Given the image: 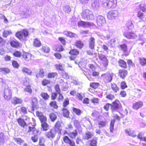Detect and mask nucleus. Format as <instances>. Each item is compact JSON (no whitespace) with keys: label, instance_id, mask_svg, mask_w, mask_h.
<instances>
[{"label":"nucleus","instance_id":"nucleus-56","mask_svg":"<svg viewBox=\"0 0 146 146\" xmlns=\"http://www.w3.org/2000/svg\"><path fill=\"white\" fill-rule=\"evenodd\" d=\"M89 146H97V141L96 140L94 139L90 141Z\"/></svg>","mask_w":146,"mask_h":146},{"label":"nucleus","instance_id":"nucleus-47","mask_svg":"<svg viewBox=\"0 0 146 146\" xmlns=\"http://www.w3.org/2000/svg\"><path fill=\"white\" fill-rule=\"evenodd\" d=\"M31 105L33 107H34L36 106L38 103V100L36 97H33L31 98Z\"/></svg>","mask_w":146,"mask_h":146},{"label":"nucleus","instance_id":"nucleus-8","mask_svg":"<svg viewBox=\"0 0 146 146\" xmlns=\"http://www.w3.org/2000/svg\"><path fill=\"white\" fill-rule=\"evenodd\" d=\"M79 51L76 49H71L69 52V54L71 55L69 58L70 60L75 61L76 56L79 54Z\"/></svg>","mask_w":146,"mask_h":146},{"label":"nucleus","instance_id":"nucleus-54","mask_svg":"<svg viewBox=\"0 0 146 146\" xmlns=\"http://www.w3.org/2000/svg\"><path fill=\"white\" fill-rule=\"evenodd\" d=\"M24 91L25 92H27L30 94H31L32 92V90L31 88V86L29 85L26 86L24 89Z\"/></svg>","mask_w":146,"mask_h":146},{"label":"nucleus","instance_id":"nucleus-30","mask_svg":"<svg viewBox=\"0 0 146 146\" xmlns=\"http://www.w3.org/2000/svg\"><path fill=\"white\" fill-rule=\"evenodd\" d=\"M137 138L141 141H144L146 142V136H145V133L143 132H141L139 133Z\"/></svg>","mask_w":146,"mask_h":146},{"label":"nucleus","instance_id":"nucleus-20","mask_svg":"<svg viewBox=\"0 0 146 146\" xmlns=\"http://www.w3.org/2000/svg\"><path fill=\"white\" fill-rule=\"evenodd\" d=\"M11 46L13 48H19L21 46V43L17 40H11L10 42Z\"/></svg>","mask_w":146,"mask_h":146},{"label":"nucleus","instance_id":"nucleus-25","mask_svg":"<svg viewBox=\"0 0 146 146\" xmlns=\"http://www.w3.org/2000/svg\"><path fill=\"white\" fill-rule=\"evenodd\" d=\"M33 45L34 47L38 48L41 46L42 45V44L39 39L35 38L33 40Z\"/></svg>","mask_w":146,"mask_h":146},{"label":"nucleus","instance_id":"nucleus-14","mask_svg":"<svg viewBox=\"0 0 146 146\" xmlns=\"http://www.w3.org/2000/svg\"><path fill=\"white\" fill-rule=\"evenodd\" d=\"M56 133L53 130L51 129L49 131L46 132L45 135L46 138L51 140L55 137Z\"/></svg>","mask_w":146,"mask_h":146},{"label":"nucleus","instance_id":"nucleus-9","mask_svg":"<svg viewBox=\"0 0 146 146\" xmlns=\"http://www.w3.org/2000/svg\"><path fill=\"white\" fill-rule=\"evenodd\" d=\"M98 57L99 59L102 61L103 66L107 67L108 65V60L106 56L102 54H99Z\"/></svg>","mask_w":146,"mask_h":146},{"label":"nucleus","instance_id":"nucleus-52","mask_svg":"<svg viewBox=\"0 0 146 146\" xmlns=\"http://www.w3.org/2000/svg\"><path fill=\"white\" fill-rule=\"evenodd\" d=\"M0 71L7 74L11 72V70L7 67L2 68H0Z\"/></svg>","mask_w":146,"mask_h":146},{"label":"nucleus","instance_id":"nucleus-35","mask_svg":"<svg viewBox=\"0 0 146 146\" xmlns=\"http://www.w3.org/2000/svg\"><path fill=\"white\" fill-rule=\"evenodd\" d=\"M72 110L74 113L78 116L80 115L82 113V111L81 110L74 107L72 108Z\"/></svg>","mask_w":146,"mask_h":146},{"label":"nucleus","instance_id":"nucleus-62","mask_svg":"<svg viewBox=\"0 0 146 146\" xmlns=\"http://www.w3.org/2000/svg\"><path fill=\"white\" fill-rule=\"evenodd\" d=\"M45 140L43 137H40L39 139L38 145L39 146L45 145Z\"/></svg>","mask_w":146,"mask_h":146},{"label":"nucleus","instance_id":"nucleus-6","mask_svg":"<svg viewBox=\"0 0 146 146\" xmlns=\"http://www.w3.org/2000/svg\"><path fill=\"white\" fill-rule=\"evenodd\" d=\"M117 3V0H104L102 5L108 8L113 9L116 7Z\"/></svg>","mask_w":146,"mask_h":146},{"label":"nucleus","instance_id":"nucleus-3","mask_svg":"<svg viewBox=\"0 0 146 146\" xmlns=\"http://www.w3.org/2000/svg\"><path fill=\"white\" fill-rule=\"evenodd\" d=\"M119 114H116L113 116L114 119L111 120L110 126V132H113L114 128V125L115 122V120H117L119 121L121 118H123L124 116V115L123 114V112L121 111H118Z\"/></svg>","mask_w":146,"mask_h":146},{"label":"nucleus","instance_id":"nucleus-50","mask_svg":"<svg viewBox=\"0 0 146 146\" xmlns=\"http://www.w3.org/2000/svg\"><path fill=\"white\" fill-rule=\"evenodd\" d=\"M125 131L127 134L130 136H134V132L130 129H127L125 130Z\"/></svg>","mask_w":146,"mask_h":146},{"label":"nucleus","instance_id":"nucleus-34","mask_svg":"<svg viewBox=\"0 0 146 146\" xmlns=\"http://www.w3.org/2000/svg\"><path fill=\"white\" fill-rule=\"evenodd\" d=\"M63 140L65 143L69 144L70 145L74 142L72 141L67 136L64 137Z\"/></svg>","mask_w":146,"mask_h":146},{"label":"nucleus","instance_id":"nucleus-43","mask_svg":"<svg viewBox=\"0 0 146 146\" xmlns=\"http://www.w3.org/2000/svg\"><path fill=\"white\" fill-rule=\"evenodd\" d=\"M12 33V32L11 30H5L3 32L2 36L4 38H7V36Z\"/></svg>","mask_w":146,"mask_h":146},{"label":"nucleus","instance_id":"nucleus-40","mask_svg":"<svg viewBox=\"0 0 146 146\" xmlns=\"http://www.w3.org/2000/svg\"><path fill=\"white\" fill-rule=\"evenodd\" d=\"M111 88L115 93H117L119 90V88L115 83H113L111 84Z\"/></svg>","mask_w":146,"mask_h":146},{"label":"nucleus","instance_id":"nucleus-46","mask_svg":"<svg viewBox=\"0 0 146 146\" xmlns=\"http://www.w3.org/2000/svg\"><path fill=\"white\" fill-rule=\"evenodd\" d=\"M139 63L142 66H145L146 65V58L144 57H140L139 59Z\"/></svg>","mask_w":146,"mask_h":146},{"label":"nucleus","instance_id":"nucleus-39","mask_svg":"<svg viewBox=\"0 0 146 146\" xmlns=\"http://www.w3.org/2000/svg\"><path fill=\"white\" fill-rule=\"evenodd\" d=\"M126 27L128 30H131L134 28V25L131 21H129L126 23Z\"/></svg>","mask_w":146,"mask_h":146},{"label":"nucleus","instance_id":"nucleus-22","mask_svg":"<svg viewBox=\"0 0 146 146\" xmlns=\"http://www.w3.org/2000/svg\"><path fill=\"white\" fill-rule=\"evenodd\" d=\"M22 58L26 61H29L32 59V56L29 53L24 52L22 54Z\"/></svg>","mask_w":146,"mask_h":146},{"label":"nucleus","instance_id":"nucleus-53","mask_svg":"<svg viewBox=\"0 0 146 146\" xmlns=\"http://www.w3.org/2000/svg\"><path fill=\"white\" fill-rule=\"evenodd\" d=\"M13 55L17 58H20L22 55V53L18 50H16L13 53Z\"/></svg>","mask_w":146,"mask_h":146},{"label":"nucleus","instance_id":"nucleus-15","mask_svg":"<svg viewBox=\"0 0 146 146\" xmlns=\"http://www.w3.org/2000/svg\"><path fill=\"white\" fill-rule=\"evenodd\" d=\"M86 75L88 79L90 81H91L93 80L92 76L95 77H97L99 76L100 73L96 71H93L92 73V74L89 73H86Z\"/></svg>","mask_w":146,"mask_h":146},{"label":"nucleus","instance_id":"nucleus-37","mask_svg":"<svg viewBox=\"0 0 146 146\" xmlns=\"http://www.w3.org/2000/svg\"><path fill=\"white\" fill-rule=\"evenodd\" d=\"M63 33L66 36L71 38L75 37L76 35L75 33L69 31H64Z\"/></svg>","mask_w":146,"mask_h":146},{"label":"nucleus","instance_id":"nucleus-31","mask_svg":"<svg viewBox=\"0 0 146 146\" xmlns=\"http://www.w3.org/2000/svg\"><path fill=\"white\" fill-rule=\"evenodd\" d=\"M11 89H7V92H5L4 95V98L7 100H9L11 97Z\"/></svg>","mask_w":146,"mask_h":146},{"label":"nucleus","instance_id":"nucleus-28","mask_svg":"<svg viewBox=\"0 0 146 146\" xmlns=\"http://www.w3.org/2000/svg\"><path fill=\"white\" fill-rule=\"evenodd\" d=\"M143 106V103L141 101L136 102L133 105V108L135 110H137L142 107Z\"/></svg>","mask_w":146,"mask_h":146},{"label":"nucleus","instance_id":"nucleus-27","mask_svg":"<svg viewBox=\"0 0 146 146\" xmlns=\"http://www.w3.org/2000/svg\"><path fill=\"white\" fill-rule=\"evenodd\" d=\"M23 102V101L22 99L15 97L13 98L11 103L14 105H16L18 104H22Z\"/></svg>","mask_w":146,"mask_h":146},{"label":"nucleus","instance_id":"nucleus-2","mask_svg":"<svg viewBox=\"0 0 146 146\" xmlns=\"http://www.w3.org/2000/svg\"><path fill=\"white\" fill-rule=\"evenodd\" d=\"M36 115L41 123L42 130L43 131H47L49 129V126L47 123V118L46 116L42 112L38 111L36 112Z\"/></svg>","mask_w":146,"mask_h":146},{"label":"nucleus","instance_id":"nucleus-55","mask_svg":"<svg viewBox=\"0 0 146 146\" xmlns=\"http://www.w3.org/2000/svg\"><path fill=\"white\" fill-rule=\"evenodd\" d=\"M64 49L62 46L59 45L56 47L54 51L56 52H60L64 51Z\"/></svg>","mask_w":146,"mask_h":146},{"label":"nucleus","instance_id":"nucleus-51","mask_svg":"<svg viewBox=\"0 0 146 146\" xmlns=\"http://www.w3.org/2000/svg\"><path fill=\"white\" fill-rule=\"evenodd\" d=\"M69 104V100L68 98H66L64 100L62 103L63 108H66Z\"/></svg>","mask_w":146,"mask_h":146},{"label":"nucleus","instance_id":"nucleus-45","mask_svg":"<svg viewBox=\"0 0 146 146\" xmlns=\"http://www.w3.org/2000/svg\"><path fill=\"white\" fill-rule=\"evenodd\" d=\"M100 85V84L98 82H93L90 84V87L95 89L98 88Z\"/></svg>","mask_w":146,"mask_h":146},{"label":"nucleus","instance_id":"nucleus-1","mask_svg":"<svg viewBox=\"0 0 146 146\" xmlns=\"http://www.w3.org/2000/svg\"><path fill=\"white\" fill-rule=\"evenodd\" d=\"M17 120L19 125L23 127L26 132L28 133L31 132L33 134L39 132V131L35 127L36 125H31L30 123L27 124L24 119L21 118H19Z\"/></svg>","mask_w":146,"mask_h":146},{"label":"nucleus","instance_id":"nucleus-24","mask_svg":"<svg viewBox=\"0 0 146 146\" xmlns=\"http://www.w3.org/2000/svg\"><path fill=\"white\" fill-rule=\"evenodd\" d=\"M74 45L78 48L81 49L84 47V43L81 40H78L76 41Z\"/></svg>","mask_w":146,"mask_h":146},{"label":"nucleus","instance_id":"nucleus-12","mask_svg":"<svg viewBox=\"0 0 146 146\" xmlns=\"http://www.w3.org/2000/svg\"><path fill=\"white\" fill-rule=\"evenodd\" d=\"M124 36L129 39H134L137 37V35L133 32H125L123 33Z\"/></svg>","mask_w":146,"mask_h":146},{"label":"nucleus","instance_id":"nucleus-57","mask_svg":"<svg viewBox=\"0 0 146 146\" xmlns=\"http://www.w3.org/2000/svg\"><path fill=\"white\" fill-rule=\"evenodd\" d=\"M12 65L15 68H18L19 66V64L17 62L14 60L12 61Z\"/></svg>","mask_w":146,"mask_h":146},{"label":"nucleus","instance_id":"nucleus-26","mask_svg":"<svg viewBox=\"0 0 146 146\" xmlns=\"http://www.w3.org/2000/svg\"><path fill=\"white\" fill-rule=\"evenodd\" d=\"M63 116L66 118L69 117L70 112L69 110L66 108H63L62 109Z\"/></svg>","mask_w":146,"mask_h":146},{"label":"nucleus","instance_id":"nucleus-49","mask_svg":"<svg viewBox=\"0 0 146 146\" xmlns=\"http://www.w3.org/2000/svg\"><path fill=\"white\" fill-rule=\"evenodd\" d=\"M22 71L24 73H25L29 75H31L32 74V71L26 67L23 68Z\"/></svg>","mask_w":146,"mask_h":146},{"label":"nucleus","instance_id":"nucleus-64","mask_svg":"<svg viewBox=\"0 0 146 146\" xmlns=\"http://www.w3.org/2000/svg\"><path fill=\"white\" fill-rule=\"evenodd\" d=\"M106 125L105 121H101L98 123V125L99 128L102 127H105Z\"/></svg>","mask_w":146,"mask_h":146},{"label":"nucleus","instance_id":"nucleus-21","mask_svg":"<svg viewBox=\"0 0 146 146\" xmlns=\"http://www.w3.org/2000/svg\"><path fill=\"white\" fill-rule=\"evenodd\" d=\"M89 46L92 50H94L95 47V39L93 37H90L89 41Z\"/></svg>","mask_w":146,"mask_h":146},{"label":"nucleus","instance_id":"nucleus-41","mask_svg":"<svg viewBox=\"0 0 146 146\" xmlns=\"http://www.w3.org/2000/svg\"><path fill=\"white\" fill-rule=\"evenodd\" d=\"M40 95L41 97L45 100H48L50 98L49 95L47 93L45 92H42Z\"/></svg>","mask_w":146,"mask_h":146},{"label":"nucleus","instance_id":"nucleus-5","mask_svg":"<svg viewBox=\"0 0 146 146\" xmlns=\"http://www.w3.org/2000/svg\"><path fill=\"white\" fill-rule=\"evenodd\" d=\"M81 15L82 19L84 20H90L94 18L92 12L88 9L84 10L81 13Z\"/></svg>","mask_w":146,"mask_h":146},{"label":"nucleus","instance_id":"nucleus-42","mask_svg":"<svg viewBox=\"0 0 146 146\" xmlns=\"http://www.w3.org/2000/svg\"><path fill=\"white\" fill-rule=\"evenodd\" d=\"M41 84L43 86H46L50 84V81L46 78L43 79L41 81Z\"/></svg>","mask_w":146,"mask_h":146},{"label":"nucleus","instance_id":"nucleus-44","mask_svg":"<svg viewBox=\"0 0 146 146\" xmlns=\"http://www.w3.org/2000/svg\"><path fill=\"white\" fill-rule=\"evenodd\" d=\"M41 50L42 51L45 53H48L50 51V48L47 46H43L42 47Z\"/></svg>","mask_w":146,"mask_h":146},{"label":"nucleus","instance_id":"nucleus-59","mask_svg":"<svg viewBox=\"0 0 146 146\" xmlns=\"http://www.w3.org/2000/svg\"><path fill=\"white\" fill-rule=\"evenodd\" d=\"M14 141L17 144L20 145H21L22 143H23L24 141L21 138H14Z\"/></svg>","mask_w":146,"mask_h":146},{"label":"nucleus","instance_id":"nucleus-36","mask_svg":"<svg viewBox=\"0 0 146 146\" xmlns=\"http://www.w3.org/2000/svg\"><path fill=\"white\" fill-rule=\"evenodd\" d=\"M49 105L51 107L55 109H57L58 108L57 102L55 101H52L50 102L49 103Z\"/></svg>","mask_w":146,"mask_h":146},{"label":"nucleus","instance_id":"nucleus-32","mask_svg":"<svg viewBox=\"0 0 146 146\" xmlns=\"http://www.w3.org/2000/svg\"><path fill=\"white\" fill-rule=\"evenodd\" d=\"M93 136L94 134L93 133L89 131H87L85 133V135L83 136V139L84 140H88L91 138Z\"/></svg>","mask_w":146,"mask_h":146},{"label":"nucleus","instance_id":"nucleus-38","mask_svg":"<svg viewBox=\"0 0 146 146\" xmlns=\"http://www.w3.org/2000/svg\"><path fill=\"white\" fill-rule=\"evenodd\" d=\"M49 117L51 121L52 122H54L57 118V116L54 113H51L49 114Z\"/></svg>","mask_w":146,"mask_h":146},{"label":"nucleus","instance_id":"nucleus-10","mask_svg":"<svg viewBox=\"0 0 146 146\" xmlns=\"http://www.w3.org/2000/svg\"><path fill=\"white\" fill-rule=\"evenodd\" d=\"M119 13L116 10H111L108 12L107 17L110 20L115 19L118 16Z\"/></svg>","mask_w":146,"mask_h":146},{"label":"nucleus","instance_id":"nucleus-16","mask_svg":"<svg viewBox=\"0 0 146 146\" xmlns=\"http://www.w3.org/2000/svg\"><path fill=\"white\" fill-rule=\"evenodd\" d=\"M96 23L98 26H102L106 23V21L104 17L102 15L98 16L96 19Z\"/></svg>","mask_w":146,"mask_h":146},{"label":"nucleus","instance_id":"nucleus-11","mask_svg":"<svg viewBox=\"0 0 146 146\" xmlns=\"http://www.w3.org/2000/svg\"><path fill=\"white\" fill-rule=\"evenodd\" d=\"M62 123V121L61 120H58L54 125V131L56 133L58 132L59 133H61L62 127L61 124Z\"/></svg>","mask_w":146,"mask_h":146},{"label":"nucleus","instance_id":"nucleus-60","mask_svg":"<svg viewBox=\"0 0 146 146\" xmlns=\"http://www.w3.org/2000/svg\"><path fill=\"white\" fill-rule=\"evenodd\" d=\"M128 64L130 67H131L134 68L135 67V64L133 63L131 59H128L127 60Z\"/></svg>","mask_w":146,"mask_h":146},{"label":"nucleus","instance_id":"nucleus-33","mask_svg":"<svg viewBox=\"0 0 146 146\" xmlns=\"http://www.w3.org/2000/svg\"><path fill=\"white\" fill-rule=\"evenodd\" d=\"M78 132L76 130H74L73 131L68 134V136L71 139H75L78 135Z\"/></svg>","mask_w":146,"mask_h":146},{"label":"nucleus","instance_id":"nucleus-7","mask_svg":"<svg viewBox=\"0 0 146 146\" xmlns=\"http://www.w3.org/2000/svg\"><path fill=\"white\" fill-rule=\"evenodd\" d=\"M111 109L112 112L117 111L122 107V105L120 101L115 99L112 102Z\"/></svg>","mask_w":146,"mask_h":146},{"label":"nucleus","instance_id":"nucleus-58","mask_svg":"<svg viewBox=\"0 0 146 146\" xmlns=\"http://www.w3.org/2000/svg\"><path fill=\"white\" fill-rule=\"evenodd\" d=\"M91 101L94 105H96L99 103V99L97 98H93L91 99Z\"/></svg>","mask_w":146,"mask_h":146},{"label":"nucleus","instance_id":"nucleus-19","mask_svg":"<svg viewBox=\"0 0 146 146\" xmlns=\"http://www.w3.org/2000/svg\"><path fill=\"white\" fill-rule=\"evenodd\" d=\"M119 49L125 53L124 55L125 56H128L129 53L128 52V48L126 44H123L119 45L118 46Z\"/></svg>","mask_w":146,"mask_h":146},{"label":"nucleus","instance_id":"nucleus-48","mask_svg":"<svg viewBox=\"0 0 146 146\" xmlns=\"http://www.w3.org/2000/svg\"><path fill=\"white\" fill-rule=\"evenodd\" d=\"M58 74L56 72H50L48 74L47 78H54L55 77L57 76Z\"/></svg>","mask_w":146,"mask_h":146},{"label":"nucleus","instance_id":"nucleus-29","mask_svg":"<svg viewBox=\"0 0 146 146\" xmlns=\"http://www.w3.org/2000/svg\"><path fill=\"white\" fill-rule=\"evenodd\" d=\"M45 76V72L44 70L42 68L40 69L39 72L36 74L37 78H43Z\"/></svg>","mask_w":146,"mask_h":146},{"label":"nucleus","instance_id":"nucleus-63","mask_svg":"<svg viewBox=\"0 0 146 146\" xmlns=\"http://www.w3.org/2000/svg\"><path fill=\"white\" fill-rule=\"evenodd\" d=\"M20 111L21 112L24 114L27 113V109L24 106H22L20 108Z\"/></svg>","mask_w":146,"mask_h":146},{"label":"nucleus","instance_id":"nucleus-17","mask_svg":"<svg viewBox=\"0 0 146 146\" xmlns=\"http://www.w3.org/2000/svg\"><path fill=\"white\" fill-rule=\"evenodd\" d=\"M78 27H82L84 28H88L93 25V23L89 22L84 21H80L78 22Z\"/></svg>","mask_w":146,"mask_h":146},{"label":"nucleus","instance_id":"nucleus-18","mask_svg":"<svg viewBox=\"0 0 146 146\" xmlns=\"http://www.w3.org/2000/svg\"><path fill=\"white\" fill-rule=\"evenodd\" d=\"M118 75L122 79H124L127 76L128 72L125 69H120L118 70Z\"/></svg>","mask_w":146,"mask_h":146},{"label":"nucleus","instance_id":"nucleus-61","mask_svg":"<svg viewBox=\"0 0 146 146\" xmlns=\"http://www.w3.org/2000/svg\"><path fill=\"white\" fill-rule=\"evenodd\" d=\"M127 87L126 83L124 81H122L120 83V88L121 89L123 90Z\"/></svg>","mask_w":146,"mask_h":146},{"label":"nucleus","instance_id":"nucleus-13","mask_svg":"<svg viewBox=\"0 0 146 146\" xmlns=\"http://www.w3.org/2000/svg\"><path fill=\"white\" fill-rule=\"evenodd\" d=\"M101 76L103 77L105 82L109 83L112 80L113 75L110 73H105L102 74Z\"/></svg>","mask_w":146,"mask_h":146},{"label":"nucleus","instance_id":"nucleus-23","mask_svg":"<svg viewBox=\"0 0 146 146\" xmlns=\"http://www.w3.org/2000/svg\"><path fill=\"white\" fill-rule=\"evenodd\" d=\"M118 64L119 67L125 69L127 67L126 62L123 59H120L119 60Z\"/></svg>","mask_w":146,"mask_h":146},{"label":"nucleus","instance_id":"nucleus-4","mask_svg":"<svg viewBox=\"0 0 146 146\" xmlns=\"http://www.w3.org/2000/svg\"><path fill=\"white\" fill-rule=\"evenodd\" d=\"M29 36V32L26 29H23L17 31L15 34V36L19 40H23Z\"/></svg>","mask_w":146,"mask_h":146}]
</instances>
